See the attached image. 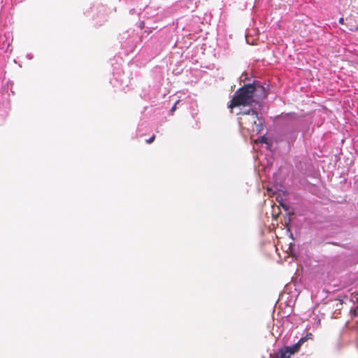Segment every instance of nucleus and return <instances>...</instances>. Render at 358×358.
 I'll use <instances>...</instances> for the list:
<instances>
[{
  "label": "nucleus",
  "mask_w": 358,
  "mask_h": 358,
  "mask_svg": "<svg viewBox=\"0 0 358 358\" xmlns=\"http://www.w3.org/2000/svg\"><path fill=\"white\" fill-rule=\"evenodd\" d=\"M280 118L282 120V127L277 134V139L281 142H285L290 148L296 141L301 124L294 113L282 114Z\"/></svg>",
  "instance_id": "f03ea898"
},
{
  "label": "nucleus",
  "mask_w": 358,
  "mask_h": 358,
  "mask_svg": "<svg viewBox=\"0 0 358 358\" xmlns=\"http://www.w3.org/2000/svg\"><path fill=\"white\" fill-rule=\"evenodd\" d=\"M133 38H135L136 39H138V36L137 35H134Z\"/></svg>",
  "instance_id": "4468645a"
},
{
  "label": "nucleus",
  "mask_w": 358,
  "mask_h": 358,
  "mask_svg": "<svg viewBox=\"0 0 358 358\" xmlns=\"http://www.w3.org/2000/svg\"><path fill=\"white\" fill-rule=\"evenodd\" d=\"M126 35H127V36H129V34H128V33H127H127H124V34L122 35V38H121V40L124 39V38H125V36H126Z\"/></svg>",
  "instance_id": "ddd939ff"
},
{
  "label": "nucleus",
  "mask_w": 358,
  "mask_h": 358,
  "mask_svg": "<svg viewBox=\"0 0 358 358\" xmlns=\"http://www.w3.org/2000/svg\"><path fill=\"white\" fill-rule=\"evenodd\" d=\"M232 113L241 115L238 122L243 128H247L248 130L252 129L257 134L261 133L263 130L264 120L262 115L257 113L256 108H243Z\"/></svg>",
  "instance_id": "7ed1b4c3"
},
{
  "label": "nucleus",
  "mask_w": 358,
  "mask_h": 358,
  "mask_svg": "<svg viewBox=\"0 0 358 358\" xmlns=\"http://www.w3.org/2000/svg\"><path fill=\"white\" fill-rule=\"evenodd\" d=\"M307 336L301 337L295 344L285 346L278 352L270 354V358H290L291 355L298 352L301 345L307 341Z\"/></svg>",
  "instance_id": "20e7f679"
},
{
  "label": "nucleus",
  "mask_w": 358,
  "mask_h": 358,
  "mask_svg": "<svg viewBox=\"0 0 358 358\" xmlns=\"http://www.w3.org/2000/svg\"><path fill=\"white\" fill-rule=\"evenodd\" d=\"M27 57L29 59H31L33 58V55L31 53H29V54L27 55Z\"/></svg>",
  "instance_id": "f8f14e48"
},
{
  "label": "nucleus",
  "mask_w": 358,
  "mask_h": 358,
  "mask_svg": "<svg viewBox=\"0 0 358 358\" xmlns=\"http://www.w3.org/2000/svg\"><path fill=\"white\" fill-rule=\"evenodd\" d=\"M350 313L352 315V318L358 317V306L353 309H351Z\"/></svg>",
  "instance_id": "0eeeda50"
},
{
  "label": "nucleus",
  "mask_w": 358,
  "mask_h": 358,
  "mask_svg": "<svg viewBox=\"0 0 358 358\" xmlns=\"http://www.w3.org/2000/svg\"><path fill=\"white\" fill-rule=\"evenodd\" d=\"M338 22L339 24H344V18L343 17H341L338 20Z\"/></svg>",
  "instance_id": "9b49d317"
},
{
  "label": "nucleus",
  "mask_w": 358,
  "mask_h": 358,
  "mask_svg": "<svg viewBox=\"0 0 358 358\" xmlns=\"http://www.w3.org/2000/svg\"><path fill=\"white\" fill-rule=\"evenodd\" d=\"M124 43H125V46L127 48V47L130 48V47L133 46V42L132 41H124Z\"/></svg>",
  "instance_id": "1a4fd4ad"
},
{
  "label": "nucleus",
  "mask_w": 358,
  "mask_h": 358,
  "mask_svg": "<svg viewBox=\"0 0 358 358\" xmlns=\"http://www.w3.org/2000/svg\"><path fill=\"white\" fill-rule=\"evenodd\" d=\"M178 103V101H177V102L175 103V105L171 108V110H170V112H171V113H173V111H174V110H176V104H177Z\"/></svg>",
  "instance_id": "9d476101"
},
{
  "label": "nucleus",
  "mask_w": 358,
  "mask_h": 358,
  "mask_svg": "<svg viewBox=\"0 0 358 358\" xmlns=\"http://www.w3.org/2000/svg\"><path fill=\"white\" fill-rule=\"evenodd\" d=\"M261 143H264L266 145V148L269 150H272V142L266 136H261Z\"/></svg>",
  "instance_id": "423d86ee"
},
{
  "label": "nucleus",
  "mask_w": 358,
  "mask_h": 358,
  "mask_svg": "<svg viewBox=\"0 0 358 358\" xmlns=\"http://www.w3.org/2000/svg\"><path fill=\"white\" fill-rule=\"evenodd\" d=\"M329 305L331 306L333 308H335L336 310H341L343 306V301L339 299H335L329 303Z\"/></svg>",
  "instance_id": "39448f33"
},
{
  "label": "nucleus",
  "mask_w": 358,
  "mask_h": 358,
  "mask_svg": "<svg viewBox=\"0 0 358 358\" xmlns=\"http://www.w3.org/2000/svg\"><path fill=\"white\" fill-rule=\"evenodd\" d=\"M155 139V135H152L150 138L146 140V143L150 144L152 143Z\"/></svg>",
  "instance_id": "6e6552de"
},
{
  "label": "nucleus",
  "mask_w": 358,
  "mask_h": 358,
  "mask_svg": "<svg viewBox=\"0 0 358 358\" xmlns=\"http://www.w3.org/2000/svg\"><path fill=\"white\" fill-rule=\"evenodd\" d=\"M268 95L266 89L259 81L244 85L234 94L230 105L231 112L241 108L261 107L260 102Z\"/></svg>",
  "instance_id": "f257e3e1"
}]
</instances>
